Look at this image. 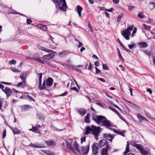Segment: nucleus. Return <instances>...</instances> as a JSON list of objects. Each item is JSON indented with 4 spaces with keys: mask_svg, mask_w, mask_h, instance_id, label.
Wrapping results in <instances>:
<instances>
[{
    "mask_svg": "<svg viewBox=\"0 0 155 155\" xmlns=\"http://www.w3.org/2000/svg\"><path fill=\"white\" fill-rule=\"evenodd\" d=\"M100 129V127H97L93 125L88 126L86 128V131L84 134L88 135L89 133H91L95 135H97L101 132Z\"/></svg>",
    "mask_w": 155,
    "mask_h": 155,
    "instance_id": "obj_1",
    "label": "nucleus"
},
{
    "mask_svg": "<svg viewBox=\"0 0 155 155\" xmlns=\"http://www.w3.org/2000/svg\"><path fill=\"white\" fill-rule=\"evenodd\" d=\"M72 143V140L71 139H69V141H66V146L67 147L74 153H76L75 149L77 152H79L80 151L78 149V145L77 141H75L73 144V146L74 148H73L71 145V144Z\"/></svg>",
    "mask_w": 155,
    "mask_h": 155,
    "instance_id": "obj_2",
    "label": "nucleus"
},
{
    "mask_svg": "<svg viewBox=\"0 0 155 155\" xmlns=\"http://www.w3.org/2000/svg\"><path fill=\"white\" fill-rule=\"evenodd\" d=\"M54 2L56 3L59 7L60 10L63 11H65L68 8L65 0H53Z\"/></svg>",
    "mask_w": 155,
    "mask_h": 155,
    "instance_id": "obj_3",
    "label": "nucleus"
},
{
    "mask_svg": "<svg viewBox=\"0 0 155 155\" xmlns=\"http://www.w3.org/2000/svg\"><path fill=\"white\" fill-rule=\"evenodd\" d=\"M106 118L104 116L96 115H94L92 117L93 120L101 126L105 120Z\"/></svg>",
    "mask_w": 155,
    "mask_h": 155,
    "instance_id": "obj_4",
    "label": "nucleus"
},
{
    "mask_svg": "<svg viewBox=\"0 0 155 155\" xmlns=\"http://www.w3.org/2000/svg\"><path fill=\"white\" fill-rule=\"evenodd\" d=\"M134 25L130 26L127 29L123 30L122 31V35L126 39L128 40L130 39L129 37L131 35V31L133 29Z\"/></svg>",
    "mask_w": 155,
    "mask_h": 155,
    "instance_id": "obj_5",
    "label": "nucleus"
},
{
    "mask_svg": "<svg viewBox=\"0 0 155 155\" xmlns=\"http://www.w3.org/2000/svg\"><path fill=\"white\" fill-rule=\"evenodd\" d=\"M133 146L139 150L143 155H150L148 151L144 149L141 145L134 143L133 144Z\"/></svg>",
    "mask_w": 155,
    "mask_h": 155,
    "instance_id": "obj_6",
    "label": "nucleus"
},
{
    "mask_svg": "<svg viewBox=\"0 0 155 155\" xmlns=\"http://www.w3.org/2000/svg\"><path fill=\"white\" fill-rule=\"evenodd\" d=\"M93 154L94 155H97L99 152L98 144L97 143H94L92 146Z\"/></svg>",
    "mask_w": 155,
    "mask_h": 155,
    "instance_id": "obj_7",
    "label": "nucleus"
},
{
    "mask_svg": "<svg viewBox=\"0 0 155 155\" xmlns=\"http://www.w3.org/2000/svg\"><path fill=\"white\" fill-rule=\"evenodd\" d=\"M101 126H103L107 128H109L110 127H112V124L110 121L107 120L106 118L103 123Z\"/></svg>",
    "mask_w": 155,
    "mask_h": 155,
    "instance_id": "obj_8",
    "label": "nucleus"
},
{
    "mask_svg": "<svg viewBox=\"0 0 155 155\" xmlns=\"http://www.w3.org/2000/svg\"><path fill=\"white\" fill-rule=\"evenodd\" d=\"M89 145L82 147L81 149L82 153L84 154H87L89 151Z\"/></svg>",
    "mask_w": 155,
    "mask_h": 155,
    "instance_id": "obj_9",
    "label": "nucleus"
},
{
    "mask_svg": "<svg viewBox=\"0 0 155 155\" xmlns=\"http://www.w3.org/2000/svg\"><path fill=\"white\" fill-rule=\"evenodd\" d=\"M26 59L30 60H32L35 61H38V62L41 63L42 64H44L45 62V61L44 60H42L38 58H35L33 57V58H31L28 57H26Z\"/></svg>",
    "mask_w": 155,
    "mask_h": 155,
    "instance_id": "obj_10",
    "label": "nucleus"
},
{
    "mask_svg": "<svg viewBox=\"0 0 155 155\" xmlns=\"http://www.w3.org/2000/svg\"><path fill=\"white\" fill-rule=\"evenodd\" d=\"M104 137L105 139L108 141L111 142L114 137V134H105Z\"/></svg>",
    "mask_w": 155,
    "mask_h": 155,
    "instance_id": "obj_11",
    "label": "nucleus"
},
{
    "mask_svg": "<svg viewBox=\"0 0 155 155\" xmlns=\"http://www.w3.org/2000/svg\"><path fill=\"white\" fill-rule=\"evenodd\" d=\"M56 53V52H54V53L52 52V53L50 54L44 55L43 56V58H44L46 60H51L54 57L55 54L54 53Z\"/></svg>",
    "mask_w": 155,
    "mask_h": 155,
    "instance_id": "obj_12",
    "label": "nucleus"
},
{
    "mask_svg": "<svg viewBox=\"0 0 155 155\" xmlns=\"http://www.w3.org/2000/svg\"><path fill=\"white\" fill-rule=\"evenodd\" d=\"M3 91L7 95V97L8 98L12 93L11 90L8 87H6L5 89H3Z\"/></svg>",
    "mask_w": 155,
    "mask_h": 155,
    "instance_id": "obj_13",
    "label": "nucleus"
},
{
    "mask_svg": "<svg viewBox=\"0 0 155 155\" xmlns=\"http://www.w3.org/2000/svg\"><path fill=\"white\" fill-rule=\"evenodd\" d=\"M27 76V74L26 72H23L20 74V77L21 81H25Z\"/></svg>",
    "mask_w": 155,
    "mask_h": 155,
    "instance_id": "obj_14",
    "label": "nucleus"
},
{
    "mask_svg": "<svg viewBox=\"0 0 155 155\" xmlns=\"http://www.w3.org/2000/svg\"><path fill=\"white\" fill-rule=\"evenodd\" d=\"M45 143L48 146L52 147L55 145V143L54 140H50L49 141H46Z\"/></svg>",
    "mask_w": 155,
    "mask_h": 155,
    "instance_id": "obj_15",
    "label": "nucleus"
},
{
    "mask_svg": "<svg viewBox=\"0 0 155 155\" xmlns=\"http://www.w3.org/2000/svg\"><path fill=\"white\" fill-rule=\"evenodd\" d=\"M109 148V146L107 145L106 147L103 148L101 153V155H108V153H107V151Z\"/></svg>",
    "mask_w": 155,
    "mask_h": 155,
    "instance_id": "obj_16",
    "label": "nucleus"
},
{
    "mask_svg": "<svg viewBox=\"0 0 155 155\" xmlns=\"http://www.w3.org/2000/svg\"><path fill=\"white\" fill-rule=\"evenodd\" d=\"M38 48L39 49L43 51H46L48 53H49V52H52L53 53L54 52V51H53L47 49L46 48H45L43 46H38Z\"/></svg>",
    "mask_w": 155,
    "mask_h": 155,
    "instance_id": "obj_17",
    "label": "nucleus"
},
{
    "mask_svg": "<svg viewBox=\"0 0 155 155\" xmlns=\"http://www.w3.org/2000/svg\"><path fill=\"white\" fill-rule=\"evenodd\" d=\"M31 107L30 105H25L21 107V110L22 111H25L31 108Z\"/></svg>",
    "mask_w": 155,
    "mask_h": 155,
    "instance_id": "obj_18",
    "label": "nucleus"
},
{
    "mask_svg": "<svg viewBox=\"0 0 155 155\" xmlns=\"http://www.w3.org/2000/svg\"><path fill=\"white\" fill-rule=\"evenodd\" d=\"M10 128L14 134H21V131L18 130L16 128H13V127H9Z\"/></svg>",
    "mask_w": 155,
    "mask_h": 155,
    "instance_id": "obj_19",
    "label": "nucleus"
},
{
    "mask_svg": "<svg viewBox=\"0 0 155 155\" xmlns=\"http://www.w3.org/2000/svg\"><path fill=\"white\" fill-rule=\"evenodd\" d=\"M53 79L52 78H49L46 81V85L47 86H51L52 85Z\"/></svg>",
    "mask_w": 155,
    "mask_h": 155,
    "instance_id": "obj_20",
    "label": "nucleus"
},
{
    "mask_svg": "<svg viewBox=\"0 0 155 155\" xmlns=\"http://www.w3.org/2000/svg\"><path fill=\"white\" fill-rule=\"evenodd\" d=\"M138 45L140 48H145L148 46V45L146 42H139Z\"/></svg>",
    "mask_w": 155,
    "mask_h": 155,
    "instance_id": "obj_21",
    "label": "nucleus"
},
{
    "mask_svg": "<svg viewBox=\"0 0 155 155\" xmlns=\"http://www.w3.org/2000/svg\"><path fill=\"white\" fill-rule=\"evenodd\" d=\"M78 112L81 116H83L86 114V110L84 109H79L78 110Z\"/></svg>",
    "mask_w": 155,
    "mask_h": 155,
    "instance_id": "obj_22",
    "label": "nucleus"
},
{
    "mask_svg": "<svg viewBox=\"0 0 155 155\" xmlns=\"http://www.w3.org/2000/svg\"><path fill=\"white\" fill-rule=\"evenodd\" d=\"M41 81L40 84L38 83V89L40 90H42L45 88V81H44L42 84V85L41 86Z\"/></svg>",
    "mask_w": 155,
    "mask_h": 155,
    "instance_id": "obj_23",
    "label": "nucleus"
},
{
    "mask_svg": "<svg viewBox=\"0 0 155 155\" xmlns=\"http://www.w3.org/2000/svg\"><path fill=\"white\" fill-rule=\"evenodd\" d=\"M107 141L105 140H102L100 141L99 142V145L100 146L102 147L106 144Z\"/></svg>",
    "mask_w": 155,
    "mask_h": 155,
    "instance_id": "obj_24",
    "label": "nucleus"
},
{
    "mask_svg": "<svg viewBox=\"0 0 155 155\" xmlns=\"http://www.w3.org/2000/svg\"><path fill=\"white\" fill-rule=\"evenodd\" d=\"M77 10L78 15L80 17L81 15V12L83 10V8L81 6L78 5L77 6Z\"/></svg>",
    "mask_w": 155,
    "mask_h": 155,
    "instance_id": "obj_25",
    "label": "nucleus"
},
{
    "mask_svg": "<svg viewBox=\"0 0 155 155\" xmlns=\"http://www.w3.org/2000/svg\"><path fill=\"white\" fill-rule=\"evenodd\" d=\"M37 27L44 31H46L47 29V27L46 25L38 24L37 25Z\"/></svg>",
    "mask_w": 155,
    "mask_h": 155,
    "instance_id": "obj_26",
    "label": "nucleus"
},
{
    "mask_svg": "<svg viewBox=\"0 0 155 155\" xmlns=\"http://www.w3.org/2000/svg\"><path fill=\"white\" fill-rule=\"evenodd\" d=\"M26 82L25 81H22L21 82H20L17 85L18 87H23L26 86Z\"/></svg>",
    "mask_w": 155,
    "mask_h": 155,
    "instance_id": "obj_27",
    "label": "nucleus"
},
{
    "mask_svg": "<svg viewBox=\"0 0 155 155\" xmlns=\"http://www.w3.org/2000/svg\"><path fill=\"white\" fill-rule=\"evenodd\" d=\"M69 52L67 51H63L59 54V56L60 57H62L64 56L66 54H68Z\"/></svg>",
    "mask_w": 155,
    "mask_h": 155,
    "instance_id": "obj_28",
    "label": "nucleus"
},
{
    "mask_svg": "<svg viewBox=\"0 0 155 155\" xmlns=\"http://www.w3.org/2000/svg\"><path fill=\"white\" fill-rule=\"evenodd\" d=\"M149 6L150 10H153L155 8V3L152 2H150L149 5Z\"/></svg>",
    "mask_w": 155,
    "mask_h": 155,
    "instance_id": "obj_29",
    "label": "nucleus"
},
{
    "mask_svg": "<svg viewBox=\"0 0 155 155\" xmlns=\"http://www.w3.org/2000/svg\"><path fill=\"white\" fill-rule=\"evenodd\" d=\"M127 144L126 148L125 151L124 153L123 154L124 155H126L127 153L130 151L129 149V144L128 142H127Z\"/></svg>",
    "mask_w": 155,
    "mask_h": 155,
    "instance_id": "obj_30",
    "label": "nucleus"
},
{
    "mask_svg": "<svg viewBox=\"0 0 155 155\" xmlns=\"http://www.w3.org/2000/svg\"><path fill=\"white\" fill-rule=\"evenodd\" d=\"M138 17L140 18H145V16L144 15V13L143 12H140L137 15Z\"/></svg>",
    "mask_w": 155,
    "mask_h": 155,
    "instance_id": "obj_31",
    "label": "nucleus"
},
{
    "mask_svg": "<svg viewBox=\"0 0 155 155\" xmlns=\"http://www.w3.org/2000/svg\"><path fill=\"white\" fill-rule=\"evenodd\" d=\"M29 146L31 147H34L35 148H41L42 147L39 144H38L37 145H35L33 144L32 143H31L29 145Z\"/></svg>",
    "mask_w": 155,
    "mask_h": 155,
    "instance_id": "obj_32",
    "label": "nucleus"
},
{
    "mask_svg": "<svg viewBox=\"0 0 155 155\" xmlns=\"http://www.w3.org/2000/svg\"><path fill=\"white\" fill-rule=\"evenodd\" d=\"M29 130L35 132H37L38 133H40L39 130L37 127H33L32 129H30Z\"/></svg>",
    "mask_w": 155,
    "mask_h": 155,
    "instance_id": "obj_33",
    "label": "nucleus"
},
{
    "mask_svg": "<svg viewBox=\"0 0 155 155\" xmlns=\"http://www.w3.org/2000/svg\"><path fill=\"white\" fill-rule=\"evenodd\" d=\"M137 117L140 122H141L142 120H143L145 118L144 117L140 114H137Z\"/></svg>",
    "mask_w": 155,
    "mask_h": 155,
    "instance_id": "obj_34",
    "label": "nucleus"
},
{
    "mask_svg": "<svg viewBox=\"0 0 155 155\" xmlns=\"http://www.w3.org/2000/svg\"><path fill=\"white\" fill-rule=\"evenodd\" d=\"M111 129L113 130H114V131L115 133H117L118 134H119L123 137H124V132L117 131V130H115V129Z\"/></svg>",
    "mask_w": 155,
    "mask_h": 155,
    "instance_id": "obj_35",
    "label": "nucleus"
},
{
    "mask_svg": "<svg viewBox=\"0 0 155 155\" xmlns=\"http://www.w3.org/2000/svg\"><path fill=\"white\" fill-rule=\"evenodd\" d=\"M89 115V114H87V115L85 117L84 121L85 122L87 123H88L90 122Z\"/></svg>",
    "mask_w": 155,
    "mask_h": 155,
    "instance_id": "obj_36",
    "label": "nucleus"
},
{
    "mask_svg": "<svg viewBox=\"0 0 155 155\" xmlns=\"http://www.w3.org/2000/svg\"><path fill=\"white\" fill-rule=\"evenodd\" d=\"M117 50L118 51V56L121 59V61H124V59L123 58V57L121 56V54L120 53V51L119 49L117 48Z\"/></svg>",
    "mask_w": 155,
    "mask_h": 155,
    "instance_id": "obj_37",
    "label": "nucleus"
},
{
    "mask_svg": "<svg viewBox=\"0 0 155 155\" xmlns=\"http://www.w3.org/2000/svg\"><path fill=\"white\" fill-rule=\"evenodd\" d=\"M9 13H11V14H20L22 16H24V15L21 14L20 13H19V12H18L14 10H10L9 11Z\"/></svg>",
    "mask_w": 155,
    "mask_h": 155,
    "instance_id": "obj_38",
    "label": "nucleus"
},
{
    "mask_svg": "<svg viewBox=\"0 0 155 155\" xmlns=\"http://www.w3.org/2000/svg\"><path fill=\"white\" fill-rule=\"evenodd\" d=\"M123 15L122 13H120L118 15L117 19V22H119L121 18L123 17Z\"/></svg>",
    "mask_w": 155,
    "mask_h": 155,
    "instance_id": "obj_39",
    "label": "nucleus"
},
{
    "mask_svg": "<svg viewBox=\"0 0 155 155\" xmlns=\"http://www.w3.org/2000/svg\"><path fill=\"white\" fill-rule=\"evenodd\" d=\"M74 40L75 41L78 42V45H77V46L78 48H80V47L82 46V43L81 42H80L78 39H75Z\"/></svg>",
    "mask_w": 155,
    "mask_h": 155,
    "instance_id": "obj_40",
    "label": "nucleus"
},
{
    "mask_svg": "<svg viewBox=\"0 0 155 155\" xmlns=\"http://www.w3.org/2000/svg\"><path fill=\"white\" fill-rule=\"evenodd\" d=\"M143 26L144 28L145 29L147 30H149L150 28V27L149 26L145 24H143Z\"/></svg>",
    "mask_w": 155,
    "mask_h": 155,
    "instance_id": "obj_41",
    "label": "nucleus"
},
{
    "mask_svg": "<svg viewBox=\"0 0 155 155\" xmlns=\"http://www.w3.org/2000/svg\"><path fill=\"white\" fill-rule=\"evenodd\" d=\"M129 48V49H131L134 47H136V45L135 43H134L132 45H128Z\"/></svg>",
    "mask_w": 155,
    "mask_h": 155,
    "instance_id": "obj_42",
    "label": "nucleus"
},
{
    "mask_svg": "<svg viewBox=\"0 0 155 155\" xmlns=\"http://www.w3.org/2000/svg\"><path fill=\"white\" fill-rule=\"evenodd\" d=\"M102 66L103 69L106 70H109L108 67L106 64H103L102 65Z\"/></svg>",
    "mask_w": 155,
    "mask_h": 155,
    "instance_id": "obj_43",
    "label": "nucleus"
},
{
    "mask_svg": "<svg viewBox=\"0 0 155 155\" xmlns=\"http://www.w3.org/2000/svg\"><path fill=\"white\" fill-rule=\"evenodd\" d=\"M16 61L14 59H13L12 60H10L9 61V64H16Z\"/></svg>",
    "mask_w": 155,
    "mask_h": 155,
    "instance_id": "obj_44",
    "label": "nucleus"
},
{
    "mask_svg": "<svg viewBox=\"0 0 155 155\" xmlns=\"http://www.w3.org/2000/svg\"><path fill=\"white\" fill-rule=\"evenodd\" d=\"M110 103L112 104V105L114 106L115 107L117 108L120 111H121L122 110H121L120 108L117 106L115 104L112 102H111Z\"/></svg>",
    "mask_w": 155,
    "mask_h": 155,
    "instance_id": "obj_45",
    "label": "nucleus"
},
{
    "mask_svg": "<svg viewBox=\"0 0 155 155\" xmlns=\"http://www.w3.org/2000/svg\"><path fill=\"white\" fill-rule=\"evenodd\" d=\"M39 75V84H40V83H41V78H42V74L41 73H38Z\"/></svg>",
    "mask_w": 155,
    "mask_h": 155,
    "instance_id": "obj_46",
    "label": "nucleus"
},
{
    "mask_svg": "<svg viewBox=\"0 0 155 155\" xmlns=\"http://www.w3.org/2000/svg\"><path fill=\"white\" fill-rule=\"evenodd\" d=\"M45 153L49 155H55L54 153L50 151H46Z\"/></svg>",
    "mask_w": 155,
    "mask_h": 155,
    "instance_id": "obj_47",
    "label": "nucleus"
},
{
    "mask_svg": "<svg viewBox=\"0 0 155 155\" xmlns=\"http://www.w3.org/2000/svg\"><path fill=\"white\" fill-rule=\"evenodd\" d=\"M88 27L90 29V31L91 32H92L93 31L92 27L91 25V24L89 22L88 24Z\"/></svg>",
    "mask_w": 155,
    "mask_h": 155,
    "instance_id": "obj_48",
    "label": "nucleus"
},
{
    "mask_svg": "<svg viewBox=\"0 0 155 155\" xmlns=\"http://www.w3.org/2000/svg\"><path fill=\"white\" fill-rule=\"evenodd\" d=\"M137 31V28H135L133 31V33L132 35V37L134 36V34Z\"/></svg>",
    "mask_w": 155,
    "mask_h": 155,
    "instance_id": "obj_49",
    "label": "nucleus"
},
{
    "mask_svg": "<svg viewBox=\"0 0 155 155\" xmlns=\"http://www.w3.org/2000/svg\"><path fill=\"white\" fill-rule=\"evenodd\" d=\"M11 69L14 72H20V71H18L16 68H11Z\"/></svg>",
    "mask_w": 155,
    "mask_h": 155,
    "instance_id": "obj_50",
    "label": "nucleus"
},
{
    "mask_svg": "<svg viewBox=\"0 0 155 155\" xmlns=\"http://www.w3.org/2000/svg\"><path fill=\"white\" fill-rule=\"evenodd\" d=\"M71 90H74L77 92H78L79 91L76 87H73L71 88Z\"/></svg>",
    "mask_w": 155,
    "mask_h": 155,
    "instance_id": "obj_51",
    "label": "nucleus"
},
{
    "mask_svg": "<svg viewBox=\"0 0 155 155\" xmlns=\"http://www.w3.org/2000/svg\"><path fill=\"white\" fill-rule=\"evenodd\" d=\"M6 134V130L5 129H4L3 131V134L2 135V138H4Z\"/></svg>",
    "mask_w": 155,
    "mask_h": 155,
    "instance_id": "obj_52",
    "label": "nucleus"
},
{
    "mask_svg": "<svg viewBox=\"0 0 155 155\" xmlns=\"http://www.w3.org/2000/svg\"><path fill=\"white\" fill-rule=\"evenodd\" d=\"M86 141V137H84L81 138V143H82L83 142H84Z\"/></svg>",
    "mask_w": 155,
    "mask_h": 155,
    "instance_id": "obj_53",
    "label": "nucleus"
},
{
    "mask_svg": "<svg viewBox=\"0 0 155 155\" xmlns=\"http://www.w3.org/2000/svg\"><path fill=\"white\" fill-rule=\"evenodd\" d=\"M145 115H146V116H147L148 117V118H152L153 119V118H152V117H151V116H150V114H149L148 113V112H145Z\"/></svg>",
    "mask_w": 155,
    "mask_h": 155,
    "instance_id": "obj_54",
    "label": "nucleus"
},
{
    "mask_svg": "<svg viewBox=\"0 0 155 155\" xmlns=\"http://www.w3.org/2000/svg\"><path fill=\"white\" fill-rule=\"evenodd\" d=\"M94 65L97 67H98L100 66V64L98 61H96L94 62Z\"/></svg>",
    "mask_w": 155,
    "mask_h": 155,
    "instance_id": "obj_55",
    "label": "nucleus"
},
{
    "mask_svg": "<svg viewBox=\"0 0 155 155\" xmlns=\"http://www.w3.org/2000/svg\"><path fill=\"white\" fill-rule=\"evenodd\" d=\"M95 69L96 70V73L97 74H98L99 73H101V71L98 68H97L96 67H95Z\"/></svg>",
    "mask_w": 155,
    "mask_h": 155,
    "instance_id": "obj_56",
    "label": "nucleus"
},
{
    "mask_svg": "<svg viewBox=\"0 0 155 155\" xmlns=\"http://www.w3.org/2000/svg\"><path fill=\"white\" fill-rule=\"evenodd\" d=\"M3 103V101L0 99V110L2 109V106Z\"/></svg>",
    "mask_w": 155,
    "mask_h": 155,
    "instance_id": "obj_57",
    "label": "nucleus"
},
{
    "mask_svg": "<svg viewBox=\"0 0 155 155\" xmlns=\"http://www.w3.org/2000/svg\"><path fill=\"white\" fill-rule=\"evenodd\" d=\"M32 22V20L30 19H28L27 20V22L28 24H30Z\"/></svg>",
    "mask_w": 155,
    "mask_h": 155,
    "instance_id": "obj_58",
    "label": "nucleus"
},
{
    "mask_svg": "<svg viewBox=\"0 0 155 155\" xmlns=\"http://www.w3.org/2000/svg\"><path fill=\"white\" fill-rule=\"evenodd\" d=\"M113 2L115 4H118L119 2V0H113Z\"/></svg>",
    "mask_w": 155,
    "mask_h": 155,
    "instance_id": "obj_59",
    "label": "nucleus"
},
{
    "mask_svg": "<svg viewBox=\"0 0 155 155\" xmlns=\"http://www.w3.org/2000/svg\"><path fill=\"white\" fill-rule=\"evenodd\" d=\"M109 108L110 109V110H112L115 113H116V111H117L114 108H113L111 106H109Z\"/></svg>",
    "mask_w": 155,
    "mask_h": 155,
    "instance_id": "obj_60",
    "label": "nucleus"
},
{
    "mask_svg": "<svg viewBox=\"0 0 155 155\" xmlns=\"http://www.w3.org/2000/svg\"><path fill=\"white\" fill-rule=\"evenodd\" d=\"M26 96L29 99H30L31 100L33 101H35V100L33 99V98L30 96L28 95H26Z\"/></svg>",
    "mask_w": 155,
    "mask_h": 155,
    "instance_id": "obj_61",
    "label": "nucleus"
},
{
    "mask_svg": "<svg viewBox=\"0 0 155 155\" xmlns=\"http://www.w3.org/2000/svg\"><path fill=\"white\" fill-rule=\"evenodd\" d=\"M143 52L148 56L150 55V53L149 51H144Z\"/></svg>",
    "mask_w": 155,
    "mask_h": 155,
    "instance_id": "obj_62",
    "label": "nucleus"
},
{
    "mask_svg": "<svg viewBox=\"0 0 155 155\" xmlns=\"http://www.w3.org/2000/svg\"><path fill=\"white\" fill-rule=\"evenodd\" d=\"M97 79L98 80H100V81H101L102 82H105V80L103 78H97Z\"/></svg>",
    "mask_w": 155,
    "mask_h": 155,
    "instance_id": "obj_63",
    "label": "nucleus"
},
{
    "mask_svg": "<svg viewBox=\"0 0 155 155\" xmlns=\"http://www.w3.org/2000/svg\"><path fill=\"white\" fill-rule=\"evenodd\" d=\"M92 57L93 58H95L97 60H99V58H98V57L95 54H93L92 56Z\"/></svg>",
    "mask_w": 155,
    "mask_h": 155,
    "instance_id": "obj_64",
    "label": "nucleus"
}]
</instances>
